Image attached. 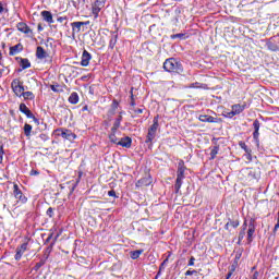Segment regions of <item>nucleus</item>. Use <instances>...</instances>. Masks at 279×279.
Instances as JSON below:
<instances>
[{
	"label": "nucleus",
	"instance_id": "obj_60",
	"mask_svg": "<svg viewBox=\"0 0 279 279\" xmlns=\"http://www.w3.org/2000/svg\"><path fill=\"white\" fill-rule=\"evenodd\" d=\"M242 230H247V220H245L242 225Z\"/></svg>",
	"mask_w": 279,
	"mask_h": 279
},
{
	"label": "nucleus",
	"instance_id": "obj_2",
	"mask_svg": "<svg viewBox=\"0 0 279 279\" xmlns=\"http://www.w3.org/2000/svg\"><path fill=\"white\" fill-rule=\"evenodd\" d=\"M160 119V116H156L153 119V124L148 128V133L146 135L145 143L146 145H151L154 143V138H156V134L158 132V128H160V123L158 122Z\"/></svg>",
	"mask_w": 279,
	"mask_h": 279
},
{
	"label": "nucleus",
	"instance_id": "obj_63",
	"mask_svg": "<svg viewBox=\"0 0 279 279\" xmlns=\"http://www.w3.org/2000/svg\"><path fill=\"white\" fill-rule=\"evenodd\" d=\"M5 9L3 8V2H0V14H3V11H4Z\"/></svg>",
	"mask_w": 279,
	"mask_h": 279
},
{
	"label": "nucleus",
	"instance_id": "obj_9",
	"mask_svg": "<svg viewBox=\"0 0 279 279\" xmlns=\"http://www.w3.org/2000/svg\"><path fill=\"white\" fill-rule=\"evenodd\" d=\"M256 232V218H251L248 220V229H247V241L252 243L254 241V233Z\"/></svg>",
	"mask_w": 279,
	"mask_h": 279
},
{
	"label": "nucleus",
	"instance_id": "obj_8",
	"mask_svg": "<svg viewBox=\"0 0 279 279\" xmlns=\"http://www.w3.org/2000/svg\"><path fill=\"white\" fill-rule=\"evenodd\" d=\"M13 196L15 199H17L21 204H27V196L23 194V191H21V187H19V184H13Z\"/></svg>",
	"mask_w": 279,
	"mask_h": 279
},
{
	"label": "nucleus",
	"instance_id": "obj_50",
	"mask_svg": "<svg viewBox=\"0 0 279 279\" xmlns=\"http://www.w3.org/2000/svg\"><path fill=\"white\" fill-rule=\"evenodd\" d=\"M225 117H227L228 119H232V117H236V114L233 110H231L230 112L225 113Z\"/></svg>",
	"mask_w": 279,
	"mask_h": 279
},
{
	"label": "nucleus",
	"instance_id": "obj_59",
	"mask_svg": "<svg viewBox=\"0 0 279 279\" xmlns=\"http://www.w3.org/2000/svg\"><path fill=\"white\" fill-rule=\"evenodd\" d=\"M89 112L90 113V110H88V105H85L83 108H82V112Z\"/></svg>",
	"mask_w": 279,
	"mask_h": 279
},
{
	"label": "nucleus",
	"instance_id": "obj_45",
	"mask_svg": "<svg viewBox=\"0 0 279 279\" xmlns=\"http://www.w3.org/2000/svg\"><path fill=\"white\" fill-rule=\"evenodd\" d=\"M190 88H206V85L202 84V83H198V82H195V83H192L190 85Z\"/></svg>",
	"mask_w": 279,
	"mask_h": 279
},
{
	"label": "nucleus",
	"instance_id": "obj_13",
	"mask_svg": "<svg viewBox=\"0 0 279 279\" xmlns=\"http://www.w3.org/2000/svg\"><path fill=\"white\" fill-rule=\"evenodd\" d=\"M29 245V243L24 242L21 246L16 247L15 251V260H21L23 258V254H25V251L27 250V246Z\"/></svg>",
	"mask_w": 279,
	"mask_h": 279
},
{
	"label": "nucleus",
	"instance_id": "obj_33",
	"mask_svg": "<svg viewBox=\"0 0 279 279\" xmlns=\"http://www.w3.org/2000/svg\"><path fill=\"white\" fill-rule=\"evenodd\" d=\"M169 256H171V254H169L168 257L160 264L159 271L157 272L155 279H158V276H160V274H162L165 266L167 265V263H169Z\"/></svg>",
	"mask_w": 279,
	"mask_h": 279
},
{
	"label": "nucleus",
	"instance_id": "obj_30",
	"mask_svg": "<svg viewBox=\"0 0 279 279\" xmlns=\"http://www.w3.org/2000/svg\"><path fill=\"white\" fill-rule=\"evenodd\" d=\"M119 108V101L114 99L111 105V109L109 110V114L113 117V114H117V109Z\"/></svg>",
	"mask_w": 279,
	"mask_h": 279
},
{
	"label": "nucleus",
	"instance_id": "obj_19",
	"mask_svg": "<svg viewBox=\"0 0 279 279\" xmlns=\"http://www.w3.org/2000/svg\"><path fill=\"white\" fill-rule=\"evenodd\" d=\"M119 40V34L117 32L111 33V38L109 40V48L111 51L117 47V41Z\"/></svg>",
	"mask_w": 279,
	"mask_h": 279
},
{
	"label": "nucleus",
	"instance_id": "obj_6",
	"mask_svg": "<svg viewBox=\"0 0 279 279\" xmlns=\"http://www.w3.org/2000/svg\"><path fill=\"white\" fill-rule=\"evenodd\" d=\"M11 88L16 97H22L25 92V86H23L21 78H14L11 83Z\"/></svg>",
	"mask_w": 279,
	"mask_h": 279
},
{
	"label": "nucleus",
	"instance_id": "obj_4",
	"mask_svg": "<svg viewBox=\"0 0 279 279\" xmlns=\"http://www.w3.org/2000/svg\"><path fill=\"white\" fill-rule=\"evenodd\" d=\"M54 136L64 138L65 141H75L77 138V135L73 133L72 130L64 129V128H59L53 131Z\"/></svg>",
	"mask_w": 279,
	"mask_h": 279
},
{
	"label": "nucleus",
	"instance_id": "obj_55",
	"mask_svg": "<svg viewBox=\"0 0 279 279\" xmlns=\"http://www.w3.org/2000/svg\"><path fill=\"white\" fill-rule=\"evenodd\" d=\"M66 16H60L57 19L58 23H64V21H66Z\"/></svg>",
	"mask_w": 279,
	"mask_h": 279
},
{
	"label": "nucleus",
	"instance_id": "obj_1",
	"mask_svg": "<svg viewBox=\"0 0 279 279\" xmlns=\"http://www.w3.org/2000/svg\"><path fill=\"white\" fill-rule=\"evenodd\" d=\"M163 70L167 73H173L174 75H180L183 73L184 66H182V62L175 58L166 59L163 62Z\"/></svg>",
	"mask_w": 279,
	"mask_h": 279
},
{
	"label": "nucleus",
	"instance_id": "obj_43",
	"mask_svg": "<svg viewBox=\"0 0 279 279\" xmlns=\"http://www.w3.org/2000/svg\"><path fill=\"white\" fill-rule=\"evenodd\" d=\"M245 239V229H241L238 236V245H241V242Z\"/></svg>",
	"mask_w": 279,
	"mask_h": 279
},
{
	"label": "nucleus",
	"instance_id": "obj_39",
	"mask_svg": "<svg viewBox=\"0 0 279 279\" xmlns=\"http://www.w3.org/2000/svg\"><path fill=\"white\" fill-rule=\"evenodd\" d=\"M50 88L53 93H64V88L60 84L50 85Z\"/></svg>",
	"mask_w": 279,
	"mask_h": 279
},
{
	"label": "nucleus",
	"instance_id": "obj_29",
	"mask_svg": "<svg viewBox=\"0 0 279 279\" xmlns=\"http://www.w3.org/2000/svg\"><path fill=\"white\" fill-rule=\"evenodd\" d=\"M25 117L27 119H33L34 123H36V125H40V120H38V118H36V116H34V113L32 112V110H28V112L24 113Z\"/></svg>",
	"mask_w": 279,
	"mask_h": 279
},
{
	"label": "nucleus",
	"instance_id": "obj_44",
	"mask_svg": "<svg viewBox=\"0 0 279 279\" xmlns=\"http://www.w3.org/2000/svg\"><path fill=\"white\" fill-rule=\"evenodd\" d=\"M3 156H5V150L3 149V142L0 141V165L3 163Z\"/></svg>",
	"mask_w": 279,
	"mask_h": 279
},
{
	"label": "nucleus",
	"instance_id": "obj_48",
	"mask_svg": "<svg viewBox=\"0 0 279 279\" xmlns=\"http://www.w3.org/2000/svg\"><path fill=\"white\" fill-rule=\"evenodd\" d=\"M187 267H195V257L192 256L187 263Z\"/></svg>",
	"mask_w": 279,
	"mask_h": 279
},
{
	"label": "nucleus",
	"instance_id": "obj_26",
	"mask_svg": "<svg viewBox=\"0 0 279 279\" xmlns=\"http://www.w3.org/2000/svg\"><path fill=\"white\" fill-rule=\"evenodd\" d=\"M121 121H123V116H121V112H120L118 118L114 120L111 130L119 132V128H121Z\"/></svg>",
	"mask_w": 279,
	"mask_h": 279
},
{
	"label": "nucleus",
	"instance_id": "obj_31",
	"mask_svg": "<svg viewBox=\"0 0 279 279\" xmlns=\"http://www.w3.org/2000/svg\"><path fill=\"white\" fill-rule=\"evenodd\" d=\"M266 46H267V49H268L269 51H274V52L279 51V46H278L276 43L268 41V43L266 44Z\"/></svg>",
	"mask_w": 279,
	"mask_h": 279
},
{
	"label": "nucleus",
	"instance_id": "obj_38",
	"mask_svg": "<svg viewBox=\"0 0 279 279\" xmlns=\"http://www.w3.org/2000/svg\"><path fill=\"white\" fill-rule=\"evenodd\" d=\"M171 40H175V38H179L180 40H186V34L179 33L170 36Z\"/></svg>",
	"mask_w": 279,
	"mask_h": 279
},
{
	"label": "nucleus",
	"instance_id": "obj_10",
	"mask_svg": "<svg viewBox=\"0 0 279 279\" xmlns=\"http://www.w3.org/2000/svg\"><path fill=\"white\" fill-rule=\"evenodd\" d=\"M17 32H21V34H25V36H28V38H32L34 36V31L27 26V23L19 22L16 24Z\"/></svg>",
	"mask_w": 279,
	"mask_h": 279
},
{
	"label": "nucleus",
	"instance_id": "obj_23",
	"mask_svg": "<svg viewBox=\"0 0 279 279\" xmlns=\"http://www.w3.org/2000/svg\"><path fill=\"white\" fill-rule=\"evenodd\" d=\"M68 101L69 104H72V106L80 104V95L77 94V92H73L68 98Z\"/></svg>",
	"mask_w": 279,
	"mask_h": 279
},
{
	"label": "nucleus",
	"instance_id": "obj_52",
	"mask_svg": "<svg viewBox=\"0 0 279 279\" xmlns=\"http://www.w3.org/2000/svg\"><path fill=\"white\" fill-rule=\"evenodd\" d=\"M108 196L109 197H119V196H117V192L114 191V190H110L109 192H108Z\"/></svg>",
	"mask_w": 279,
	"mask_h": 279
},
{
	"label": "nucleus",
	"instance_id": "obj_11",
	"mask_svg": "<svg viewBox=\"0 0 279 279\" xmlns=\"http://www.w3.org/2000/svg\"><path fill=\"white\" fill-rule=\"evenodd\" d=\"M198 120L202 123H221V118H215V117L208 116V114H201L198 117Z\"/></svg>",
	"mask_w": 279,
	"mask_h": 279
},
{
	"label": "nucleus",
	"instance_id": "obj_22",
	"mask_svg": "<svg viewBox=\"0 0 279 279\" xmlns=\"http://www.w3.org/2000/svg\"><path fill=\"white\" fill-rule=\"evenodd\" d=\"M239 147H241V149H243L245 151V154L247 155V159L252 160V150L250 147H247V144H245V142H243V141H240Z\"/></svg>",
	"mask_w": 279,
	"mask_h": 279
},
{
	"label": "nucleus",
	"instance_id": "obj_57",
	"mask_svg": "<svg viewBox=\"0 0 279 279\" xmlns=\"http://www.w3.org/2000/svg\"><path fill=\"white\" fill-rule=\"evenodd\" d=\"M231 274H234V271H236V264L233 263V265L231 266V269L229 270Z\"/></svg>",
	"mask_w": 279,
	"mask_h": 279
},
{
	"label": "nucleus",
	"instance_id": "obj_20",
	"mask_svg": "<svg viewBox=\"0 0 279 279\" xmlns=\"http://www.w3.org/2000/svg\"><path fill=\"white\" fill-rule=\"evenodd\" d=\"M60 236V234H57L53 239V241L50 243V245L46 248L45 251V259L47 260V258H49V254H51V252H53V246L56 245L58 238Z\"/></svg>",
	"mask_w": 279,
	"mask_h": 279
},
{
	"label": "nucleus",
	"instance_id": "obj_27",
	"mask_svg": "<svg viewBox=\"0 0 279 279\" xmlns=\"http://www.w3.org/2000/svg\"><path fill=\"white\" fill-rule=\"evenodd\" d=\"M20 66L22 68L23 71L25 69H31L32 68V62H29V59H27V58H25V59L21 58Z\"/></svg>",
	"mask_w": 279,
	"mask_h": 279
},
{
	"label": "nucleus",
	"instance_id": "obj_41",
	"mask_svg": "<svg viewBox=\"0 0 279 279\" xmlns=\"http://www.w3.org/2000/svg\"><path fill=\"white\" fill-rule=\"evenodd\" d=\"M130 94H131L130 106L133 107V108H136V100L134 99V87L131 88Z\"/></svg>",
	"mask_w": 279,
	"mask_h": 279
},
{
	"label": "nucleus",
	"instance_id": "obj_15",
	"mask_svg": "<svg viewBox=\"0 0 279 279\" xmlns=\"http://www.w3.org/2000/svg\"><path fill=\"white\" fill-rule=\"evenodd\" d=\"M118 145L120 147H125V149H130L132 147V137L125 136L119 140Z\"/></svg>",
	"mask_w": 279,
	"mask_h": 279
},
{
	"label": "nucleus",
	"instance_id": "obj_37",
	"mask_svg": "<svg viewBox=\"0 0 279 279\" xmlns=\"http://www.w3.org/2000/svg\"><path fill=\"white\" fill-rule=\"evenodd\" d=\"M32 130L33 126L31 124L25 123L24 124V135L29 138V136H32Z\"/></svg>",
	"mask_w": 279,
	"mask_h": 279
},
{
	"label": "nucleus",
	"instance_id": "obj_24",
	"mask_svg": "<svg viewBox=\"0 0 279 279\" xmlns=\"http://www.w3.org/2000/svg\"><path fill=\"white\" fill-rule=\"evenodd\" d=\"M41 17L46 23H53V14L50 13V11H41Z\"/></svg>",
	"mask_w": 279,
	"mask_h": 279
},
{
	"label": "nucleus",
	"instance_id": "obj_7",
	"mask_svg": "<svg viewBox=\"0 0 279 279\" xmlns=\"http://www.w3.org/2000/svg\"><path fill=\"white\" fill-rule=\"evenodd\" d=\"M106 1L107 0H95V2L92 4V14L94 19H99V13L104 8H106Z\"/></svg>",
	"mask_w": 279,
	"mask_h": 279
},
{
	"label": "nucleus",
	"instance_id": "obj_12",
	"mask_svg": "<svg viewBox=\"0 0 279 279\" xmlns=\"http://www.w3.org/2000/svg\"><path fill=\"white\" fill-rule=\"evenodd\" d=\"M253 138L255 141V143H260V140H259V136H260V133H259V130H260V121H258V119L254 120L253 122Z\"/></svg>",
	"mask_w": 279,
	"mask_h": 279
},
{
	"label": "nucleus",
	"instance_id": "obj_49",
	"mask_svg": "<svg viewBox=\"0 0 279 279\" xmlns=\"http://www.w3.org/2000/svg\"><path fill=\"white\" fill-rule=\"evenodd\" d=\"M132 110H133L134 114H143L145 109H136V107H133Z\"/></svg>",
	"mask_w": 279,
	"mask_h": 279
},
{
	"label": "nucleus",
	"instance_id": "obj_25",
	"mask_svg": "<svg viewBox=\"0 0 279 279\" xmlns=\"http://www.w3.org/2000/svg\"><path fill=\"white\" fill-rule=\"evenodd\" d=\"M71 27L73 34H80L82 32L83 24L82 22H72Z\"/></svg>",
	"mask_w": 279,
	"mask_h": 279
},
{
	"label": "nucleus",
	"instance_id": "obj_40",
	"mask_svg": "<svg viewBox=\"0 0 279 279\" xmlns=\"http://www.w3.org/2000/svg\"><path fill=\"white\" fill-rule=\"evenodd\" d=\"M182 180H184V179H180V178L177 177V181H175V184H174V189H175L177 193H179L180 189H182Z\"/></svg>",
	"mask_w": 279,
	"mask_h": 279
},
{
	"label": "nucleus",
	"instance_id": "obj_42",
	"mask_svg": "<svg viewBox=\"0 0 279 279\" xmlns=\"http://www.w3.org/2000/svg\"><path fill=\"white\" fill-rule=\"evenodd\" d=\"M47 263V259H40L37 264L34 266V271H38L40 267H43Z\"/></svg>",
	"mask_w": 279,
	"mask_h": 279
},
{
	"label": "nucleus",
	"instance_id": "obj_58",
	"mask_svg": "<svg viewBox=\"0 0 279 279\" xmlns=\"http://www.w3.org/2000/svg\"><path fill=\"white\" fill-rule=\"evenodd\" d=\"M259 276L260 274L258 271H255L252 276V279H258Z\"/></svg>",
	"mask_w": 279,
	"mask_h": 279
},
{
	"label": "nucleus",
	"instance_id": "obj_46",
	"mask_svg": "<svg viewBox=\"0 0 279 279\" xmlns=\"http://www.w3.org/2000/svg\"><path fill=\"white\" fill-rule=\"evenodd\" d=\"M29 109L27 108V105L25 104H20V112H22V114H25L26 112H28Z\"/></svg>",
	"mask_w": 279,
	"mask_h": 279
},
{
	"label": "nucleus",
	"instance_id": "obj_16",
	"mask_svg": "<svg viewBox=\"0 0 279 279\" xmlns=\"http://www.w3.org/2000/svg\"><path fill=\"white\" fill-rule=\"evenodd\" d=\"M36 58L38 60H47V58H49V53H47V51H45V48L38 46L37 50H36Z\"/></svg>",
	"mask_w": 279,
	"mask_h": 279
},
{
	"label": "nucleus",
	"instance_id": "obj_51",
	"mask_svg": "<svg viewBox=\"0 0 279 279\" xmlns=\"http://www.w3.org/2000/svg\"><path fill=\"white\" fill-rule=\"evenodd\" d=\"M185 276H197V270H187L185 271Z\"/></svg>",
	"mask_w": 279,
	"mask_h": 279
},
{
	"label": "nucleus",
	"instance_id": "obj_5",
	"mask_svg": "<svg viewBox=\"0 0 279 279\" xmlns=\"http://www.w3.org/2000/svg\"><path fill=\"white\" fill-rule=\"evenodd\" d=\"M154 183V179L151 178V174L149 173V170L145 172V175L141 178L136 183H135V189L141 190V189H147V186H151Z\"/></svg>",
	"mask_w": 279,
	"mask_h": 279
},
{
	"label": "nucleus",
	"instance_id": "obj_54",
	"mask_svg": "<svg viewBox=\"0 0 279 279\" xmlns=\"http://www.w3.org/2000/svg\"><path fill=\"white\" fill-rule=\"evenodd\" d=\"M29 175H40V172L38 170H31Z\"/></svg>",
	"mask_w": 279,
	"mask_h": 279
},
{
	"label": "nucleus",
	"instance_id": "obj_34",
	"mask_svg": "<svg viewBox=\"0 0 279 279\" xmlns=\"http://www.w3.org/2000/svg\"><path fill=\"white\" fill-rule=\"evenodd\" d=\"M22 97L26 100H34L36 99V95L33 92H23Z\"/></svg>",
	"mask_w": 279,
	"mask_h": 279
},
{
	"label": "nucleus",
	"instance_id": "obj_18",
	"mask_svg": "<svg viewBox=\"0 0 279 279\" xmlns=\"http://www.w3.org/2000/svg\"><path fill=\"white\" fill-rule=\"evenodd\" d=\"M184 171H186V166H184V160H181L178 165L177 178L184 180Z\"/></svg>",
	"mask_w": 279,
	"mask_h": 279
},
{
	"label": "nucleus",
	"instance_id": "obj_32",
	"mask_svg": "<svg viewBox=\"0 0 279 279\" xmlns=\"http://www.w3.org/2000/svg\"><path fill=\"white\" fill-rule=\"evenodd\" d=\"M233 113L235 114H241V112H243V110H245V106H241V105H233L231 107Z\"/></svg>",
	"mask_w": 279,
	"mask_h": 279
},
{
	"label": "nucleus",
	"instance_id": "obj_56",
	"mask_svg": "<svg viewBox=\"0 0 279 279\" xmlns=\"http://www.w3.org/2000/svg\"><path fill=\"white\" fill-rule=\"evenodd\" d=\"M241 259V254H236L234 258L235 265H239V260Z\"/></svg>",
	"mask_w": 279,
	"mask_h": 279
},
{
	"label": "nucleus",
	"instance_id": "obj_14",
	"mask_svg": "<svg viewBox=\"0 0 279 279\" xmlns=\"http://www.w3.org/2000/svg\"><path fill=\"white\" fill-rule=\"evenodd\" d=\"M90 60H93V54L87 50H84L81 57V66H88L90 64Z\"/></svg>",
	"mask_w": 279,
	"mask_h": 279
},
{
	"label": "nucleus",
	"instance_id": "obj_47",
	"mask_svg": "<svg viewBox=\"0 0 279 279\" xmlns=\"http://www.w3.org/2000/svg\"><path fill=\"white\" fill-rule=\"evenodd\" d=\"M46 215L48 216V217H50V219L53 217V208L52 207H49L48 209H47V211H46Z\"/></svg>",
	"mask_w": 279,
	"mask_h": 279
},
{
	"label": "nucleus",
	"instance_id": "obj_28",
	"mask_svg": "<svg viewBox=\"0 0 279 279\" xmlns=\"http://www.w3.org/2000/svg\"><path fill=\"white\" fill-rule=\"evenodd\" d=\"M109 141L110 143H113V145H119V140L117 138V131L111 130L109 134Z\"/></svg>",
	"mask_w": 279,
	"mask_h": 279
},
{
	"label": "nucleus",
	"instance_id": "obj_17",
	"mask_svg": "<svg viewBox=\"0 0 279 279\" xmlns=\"http://www.w3.org/2000/svg\"><path fill=\"white\" fill-rule=\"evenodd\" d=\"M239 226H241V222L239 221V219L232 220L229 218V221L225 225V230L230 232V228H233L234 230H236Z\"/></svg>",
	"mask_w": 279,
	"mask_h": 279
},
{
	"label": "nucleus",
	"instance_id": "obj_62",
	"mask_svg": "<svg viewBox=\"0 0 279 279\" xmlns=\"http://www.w3.org/2000/svg\"><path fill=\"white\" fill-rule=\"evenodd\" d=\"M156 27H158L156 24L150 25V27H149L150 34H151V32H154V29H156Z\"/></svg>",
	"mask_w": 279,
	"mask_h": 279
},
{
	"label": "nucleus",
	"instance_id": "obj_35",
	"mask_svg": "<svg viewBox=\"0 0 279 279\" xmlns=\"http://www.w3.org/2000/svg\"><path fill=\"white\" fill-rule=\"evenodd\" d=\"M217 154H219V145H216L211 148L209 160H215V158H217Z\"/></svg>",
	"mask_w": 279,
	"mask_h": 279
},
{
	"label": "nucleus",
	"instance_id": "obj_64",
	"mask_svg": "<svg viewBox=\"0 0 279 279\" xmlns=\"http://www.w3.org/2000/svg\"><path fill=\"white\" fill-rule=\"evenodd\" d=\"M232 274H233V272H230V271H229V272L227 274L226 279H230V278H232Z\"/></svg>",
	"mask_w": 279,
	"mask_h": 279
},
{
	"label": "nucleus",
	"instance_id": "obj_36",
	"mask_svg": "<svg viewBox=\"0 0 279 279\" xmlns=\"http://www.w3.org/2000/svg\"><path fill=\"white\" fill-rule=\"evenodd\" d=\"M141 254H143V250H136V251H132L130 253V256L133 260H136V259L141 258Z\"/></svg>",
	"mask_w": 279,
	"mask_h": 279
},
{
	"label": "nucleus",
	"instance_id": "obj_61",
	"mask_svg": "<svg viewBox=\"0 0 279 279\" xmlns=\"http://www.w3.org/2000/svg\"><path fill=\"white\" fill-rule=\"evenodd\" d=\"M51 239H53V233H50L48 235V238L46 239V243H49V241H51Z\"/></svg>",
	"mask_w": 279,
	"mask_h": 279
},
{
	"label": "nucleus",
	"instance_id": "obj_21",
	"mask_svg": "<svg viewBox=\"0 0 279 279\" xmlns=\"http://www.w3.org/2000/svg\"><path fill=\"white\" fill-rule=\"evenodd\" d=\"M23 51V44H17L15 46L10 47L9 56H16Z\"/></svg>",
	"mask_w": 279,
	"mask_h": 279
},
{
	"label": "nucleus",
	"instance_id": "obj_53",
	"mask_svg": "<svg viewBox=\"0 0 279 279\" xmlns=\"http://www.w3.org/2000/svg\"><path fill=\"white\" fill-rule=\"evenodd\" d=\"M39 138H40L41 141H49V135H47V134H45V133H41V134L39 135Z\"/></svg>",
	"mask_w": 279,
	"mask_h": 279
},
{
	"label": "nucleus",
	"instance_id": "obj_3",
	"mask_svg": "<svg viewBox=\"0 0 279 279\" xmlns=\"http://www.w3.org/2000/svg\"><path fill=\"white\" fill-rule=\"evenodd\" d=\"M241 175L244 182H254L260 178V170L256 168H244L241 170Z\"/></svg>",
	"mask_w": 279,
	"mask_h": 279
}]
</instances>
